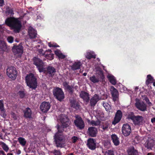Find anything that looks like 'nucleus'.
I'll use <instances>...</instances> for the list:
<instances>
[{"instance_id": "ddd939ff", "label": "nucleus", "mask_w": 155, "mask_h": 155, "mask_svg": "<svg viewBox=\"0 0 155 155\" xmlns=\"http://www.w3.org/2000/svg\"><path fill=\"white\" fill-rule=\"evenodd\" d=\"M61 125L65 128L68 127L70 125L71 122L66 117H61L60 119Z\"/></svg>"}, {"instance_id": "79ce46f5", "label": "nucleus", "mask_w": 155, "mask_h": 155, "mask_svg": "<svg viewBox=\"0 0 155 155\" xmlns=\"http://www.w3.org/2000/svg\"><path fill=\"white\" fill-rule=\"evenodd\" d=\"M51 153H53L54 155H61L62 153L60 150H54L53 151H51Z\"/></svg>"}, {"instance_id": "cd10ccee", "label": "nucleus", "mask_w": 155, "mask_h": 155, "mask_svg": "<svg viewBox=\"0 0 155 155\" xmlns=\"http://www.w3.org/2000/svg\"><path fill=\"white\" fill-rule=\"evenodd\" d=\"M81 65L82 64L81 62H75L72 65L71 68L72 70L74 71L79 69Z\"/></svg>"}, {"instance_id": "c03bdc74", "label": "nucleus", "mask_w": 155, "mask_h": 155, "mask_svg": "<svg viewBox=\"0 0 155 155\" xmlns=\"http://www.w3.org/2000/svg\"><path fill=\"white\" fill-rule=\"evenodd\" d=\"M0 110L3 112L5 111L4 108V104L3 101L2 100H0Z\"/></svg>"}, {"instance_id": "de8ad7c7", "label": "nucleus", "mask_w": 155, "mask_h": 155, "mask_svg": "<svg viewBox=\"0 0 155 155\" xmlns=\"http://www.w3.org/2000/svg\"><path fill=\"white\" fill-rule=\"evenodd\" d=\"M14 39L13 37L12 36H9L7 38L8 41L10 43H12L13 42Z\"/></svg>"}, {"instance_id": "09e8293b", "label": "nucleus", "mask_w": 155, "mask_h": 155, "mask_svg": "<svg viewBox=\"0 0 155 155\" xmlns=\"http://www.w3.org/2000/svg\"><path fill=\"white\" fill-rule=\"evenodd\" d=\"M103 105L107 111H108L109 110V107H110V106L108 104L104 102Z\"/></svg>"}, {"instance_id": "58836bf2", "label": "nucleus", "mask_w": 155, "mask_h": 155, "mask_svg": "<svg viewBox=\"0 0 155 155\" xmlns=\"http://www.w3.org/2000/svg\"><path fill=\"white\" fill-rule=\"evenodd\" d=\"M86 58L88 59H90L91 58H96V55L89 53L87 54L86 56Z\"/></svg>"}, {"instance_id": "7c9ffc66", "label": "nucleus", "mask_w": 155, "mask_h": 155, "mask_svg": "<svg viewBox=\"0 0 155 155\" xmlns=\"http://www.w3.org/2000/svg\"><path fill=\"white\" fill-rule=\"evenodd\" d=\"M103 144L105 148L108 149L111 147L110 141V140H107L104 141Z\"/></svg>"}, {"instance_id": "4d7b16f0", "label": "nucleus", "mask_w": 155, "mask_h": 155, "mask_svg": "<svg viewBox=\"0 0 155 155\" xmlns=\"http://www.w3.org/2000/svg\"><path fill=\"white\" fill-rule=\"evenodd\" d=\"M4 5V0H0V6L2 7Z\"/></svg>"}, {"instance_id": "6ab92c4d", "label": "nucleus", "mask_w": 155, "mask_h": 155, "mask_svg": "<svg viewBox=\"0 0 155 155\" xmlns=\"http://www.w3.org/2000/svg\"><path fill=\"white\" fill-rule=\"evenodd\" d=\"M63 85L64 87V89L67 90L68 92L71 94H72L73 92L72 86H70L68 84V83L67 81H65L63 83Z\"/></svg>"}, {"instance_id": "bb28decb", "label": "nucleus", "mask_w": 155, "mask_h": 155, "mask_svg": "<svg viewBox=\"0 0 155 155\" xmlns=\"http://www.w3.org/2000/svg\"><path fill=\"white\" fill-rule=\"evenodd\" d=\"M128 155H138L137 150L134 149V147H132L128 149L127 150Z\"/></svg>"}, {"instance_id": "e433bc0d", "label": "nucleus", "mask_w": 155, "mask_h": 155, "mask_svg": "<svg viewBox=\"0 0 155 155\" xmlns=\"http://www.w3.org/2000/svg\"><path fill=\"white\" fill-rule=\"evenodd\" d=\"M45 57L49 60H52L54 57V54H46Z\"/></svg>"}, {"instance_id": "0e129e2a", "label": "nucleus", "mask_w": 155, "mask_h": 155, "mask_svg": "<svg viewBox=\"0 0 155 155\" xmlns=\"http://www.w3.org/2000/svg\"><path fill=\"white\" fill-rule=\"evenodd\" d=\"M139 89V87H136L135 89V91H137Z\"/></svg>"}, {"instance_id": "423d86ee", "label": "nucleus", "mask_w": 155, "mask_h": 155, "mask_svg": "<svg viewBox=\"0 0 155 155\" xmlns=\"http://www.w3.org/2000/svg\"><path fill=\"white\" fill-rule=\"evenodd\" d=\"M75 117V119L74 122V125L79 130L83 129L84 127L85 124L81 117L78 115H76Z\"/></svg>"}, {"instance_id": "a878e982", "label": "nucleus", "mask_w": 155, "mask_h": 155, "mask_svg": "<svg viewBox=\"0 0 155 155\" xmlns=\"http://www.w3.org/2000/svg\"><path fill=\"white\" fill-rule=\"evenodd\" d=\"M154 140L150 139L147 140L145 143V147L148 149H151L154 145Z\"/></svg>"}, {"instance_id": "aec40b11", "label": "nucleus", "mask_w": 155, "mask_h": 155, "mask_svg": "<svg viewBox=\"0 0 155 155\" xmlns=\"http://www.w3.org/2000/svg\"><path fill=\"white\" fill-rule=\"evenodd\" d=\"M80 96L87 103L89 102L90 100V97L88 93L84 91H81L80 94Z\"/></svg>"}, {"instance_id": "f8f14e48", "label": "nucleus", "mask_w": 155, "mask_h": 155, "mask_svg": "<svg viewBox=\"0 0 155 155\" xmlns=\"http://www.w3.org/2000/svg\"><path fill=\"white\" fill-rule=\"evenodd\" d=\"M96 140L92 138H89L87 140V145L88 148L91 150H94L96 148Z\"/></svg>"}, {"instance_id": "2eb2a0df", "label": "nucleus", "mask_w": 155, "mask_h": 155, "mask_svg": "<svg viewBox=\"0 0 155 155\" xmlns=\"http://www.w3.org/2000/svg\"><path fill=\"white\" fill-rule=\"evenodd\" d=\"M110 91L113 100L114 101H116L119 97V93L118 91L114 87L112 86L110 87Z\"/></svg>"}, {"instance_id": "4be33fe9", "label": "nucleus", "mask_w": 155, "mask_h": 155, "mask_svg": "<svg viewBox=\"0 0 155 155\" xmlns=\"http://www.w3.org/2000/svg\"><path fill=\"white\" fill-rule=\"evenodd\" d=\"M47 73L50 77H52L54 75V73L56 72L55 69L53 67L49 66L47 68Z\"/></svg>"}, {"instance_id": "9d476101", "label": "nucleus", "mask_w": 155, "mask_h": 155, "mask_svg": "<svg viewBox=\"0 0 155 155\" xmlns=\"http://www.w3.org/2000/svg\"><path fill=\"white\" fill-rule=\"evenodd\" d=\"M136 101L135 106L138 109L142 111H147V105L144 102H140L137 99H136Z\"/></svg>"}, {"instance_id": "5701e85b", "label": "nucleus", "mask_w": 155, "mask_h": 155, "mask_svg": "<svg viewBox=\"0 0 155 155\" xmlns=\"http://www.w3.org/2000/svg\"><path fill=\"white\" fill-rule=\"evenodd\" d=\"M71 106L72 107L75 109L77 110L79 109L81 107L79 103L77 102L75 100H72L70 101Z\"/></svg>"}, {"instance_id": "72a5a7b5", "label": "nucleus", "mask_w": 155, "mask_h": 155, "mask_svg": "<svg viewBox=\"0 0 155 155\" xmlns=\"http://www.w3.org/2000/svg\"><path fill=\"white\" fill-rule=\"evenodd\" d=\"M147 79L146 81V83L148 84L150 83H152L154 81L153 78L150 74H149L147 76Z\"/></svg>"}, {"instance_id": "c756f323", "label": "nucleus", "mask_w": 155, "mask_h": 155, "mask_svg": "<svg viewBox=\"0 0 155 155\" xmlns=\"http://www.w3.org/2000/svg\"><path fill=\"white\" fill-rule=\"evenodd\" d=\"M89 80L93 83H97L99 81H100V80L98 77H96L95 75H93L90 77Z\"/></svg>"}, {"instance_id": "f704fd0d", "label": "nucleus", "mask_w": 155, "mask_h": 155, "mask_svg": "<svg viewBox=\"0 0 155 155\" xmlns=\"http://www.w3.org/2000/svg\"><path fill=\"white\" fill-rule=\"evenodd\" d=\"M18 140L20 144L22 146H25L26 141L25 139L22 137H19L18 138Z\"/></svg>"}, {"instance_id": "b1692460", "label": "nucleus", "mask_w": 155, "mask_h": 155, "mask_svg": "<svg viewBox=\"0 0 155 155\" xmlns=\"http://www.w3.org/2000/svg\"><path fill=\"white\" fill-rule=\"evenodd\" d=\"M28 32L29 37L30 38H35L36 37L37 35V32L33 28H31L29 29Z\"/></svg>"}, {"instance_id": "c85d7f7f", "label": "nucleus", "mask_w": 155, "mask_h": 155, "mask_svg": "<svg viewBox=\"0 0 155 155\" xmlns=\"http://www.w3.org/2000/svg\"><path fill=\"white\" fill-rule=\"evenodd\" d=\"M107 78L109 81L113 85H115L116 84V80L114 77L112 75H108L107 76Z\"/></svg>"}, {"instance_id": "a211bd4d", "label": "nucleus", "mask_w": 155, "mask_h": 155, "mask_svg": "<svg viewBox=\"0 0 155 155\" xmlns=\"http://www.w3.org/2000/svg\"><path fill=\"white\" fill-rule=\"evenodd\" d=\"M100 100L101 98L99 97L98 95L95 94L90 100V105L91 106H95L97 102Z\"/></svg>"}, {"instance_id": "c9c22d12", "label": "nucleus", "mask_w": 155, "mask_h": 155, "mask_svg": "<svg viewBox=\"0 0 155 155\" xmlns=\"http://www.w3.org/2000/svg\"><path fill=\"white\" fill-rule=\"evenodd\" d=\"M135 116H136L134 115V112L131 111L128 114L127 118L131 120L132 121Z\"/></svg>"}, {"instance_id": "4c0bfd02", "label": "nucleus", "mask_w": 155, "mask_h": 155, "mask_svg": "<svg viewBox=\"0 0 155 155\" xmlns=\"http://www.w3.org/2000/svg\"><path fill=\"white\" fill-rule=\"evenodd\" d=\"M6 44L2 41H0V48L3 51L5 50L6 48Z\"/></svg>"}, {"instance_id": "0eeeda50", "label": "nucleus", "mask_w": 155, "mask_h": 155, "mask_svg": "<svg viewBox=\"0 0 155 155\" xmlns=\"http://www.w3.org/2000/svg\"><path fill=\"white\" fill-rule=\"evenodd\" d=\"M7 74L9 78L13 80H15L17 77V72L15 67L11 66L7 69Z\"/></svg>"}, {"instance_id": "a18cd8bd", "label": "nucleus", "mask_w": 155, "mask_h": 155, "mask_svg": "<svg viewBox=\"0 0 155 155\" xmlns=\"http://www.w3.org/2000/svg\"><path fill=\"white\" fill-rule=\"evenodd\" d=\"M18 94L20 97L21 98H23L25 96V93L23 91H18Z\"/></svg>"}, {"instance_id": "f3484780", "label": "nucleus", "mask_w": 155, "mask_h": 155, "mask_svg": "<svg viewBox=\"0 0 155 155\" xmlns=\"http://www.w3.org/2000/svg\"><path fill=\"white\" fill-rule=\"evenodd\" d=\"M97 132V130L96 127H91L88 128L87 133L88 135L92 137H96Z\"/></svg>"}, {"instance_id": "3c124183", "label": "nucleus", "mask_w": 155, "mask_h": 155, "mask_svg": "<svg viewBox=\"0 0 155 155\" xmlns=\"http://www.w3.org/2000/svg\"><path fill=\"white\" fill-rule=\"evenodd\" d=\"M6 13L8 14H10L11 15H12L14 14L13 11L12 9H9L7 11Z\"/></svg>"}, {"instance_id": "e2e57ef3", "label": "nucleus", "mask_w": 155, "mask_h": 155, "mask_svg": "<svg viewBox=\"0 0 155 155\" xmlns=\"http://www.w3.org/2000/svg\"><path fill=\"white\" fill-rule=\"evenodd\" d=\"M147 155H154L153 153H148Z\"/></svg>"}, {"instance_id": "69168bd1", "label": "nucleus", "mask_w": 155, "mask_h": 155, "mask_svg": "<svg viewBox=\"0 0 155 155\" xmlns=\"http://www.w3.org/2000/svg\"><path fill=\"white\" fill-rule=\"evenodd\" d=\"M7 155H13L12 153H8Z\"/></svg>"}, {"instance_id": "37998d69", "label": "nucleus", "mask_w": 155, "mask_h": 155, "mask_svg": "<svg viewBox=\"0 0 155 155\" xmlns=\"http://www.w3.org/2000/svg\"><path fill=\"white\" fill-rule=\"evenodd\" d=\"M142 98L143 100H145L146 101V103H147L148 105H150L152 104V103L149 100L147 95H145L143 96Z\"/></svg>"}, {"instance_id": "864d4df0", "label": "nucleus", "mask_w": 155, "mask_h": 155, "mask_svg": "<svg viewBox=\"0 0 155 155\" xmlns=\"http://www.w3.org/2000/svg\"><path fill=\"white\" fill-rule=\"evenodd\" d=\"M48 46L50 47H59V45L57 44L53 45L50 43H48Z\"/></svg>"}, {"instance_id": "1a4fd4ad", "label": "nucleus", "mask_w": 155, "mask_h": 155, "mask_svg": "<svg viewBox=\"0 0 155 155\" xmlns=\"http://www.w3.org/2000/svg\"><path fill=\"white\" fill-rule=\"evenodd\" d=\"M122 134L125 137L129 136L131 132V128L129 124H124L122 128Z\"/></svg>"}, {"instance_id": "393cba45", "label": "nucleus", "mask_w": 155, "mask_h": 155, "mask_svg": "<svg viewBox=\"0 0 155 155\" xmlns=\"http://www.w3.org/2000/svg\"><path fill=\"white\" fill-rule=\"evenodd\" d=\"M111 137L114 144L116 146L120 144V141L119 138L117 135L114 134H112Z\"/></svg>"}, {"instance_id": "052dcab7", "label": "nucleus", "mask_w": 155, "mask_h": 155, "mask_svg": "<svg viewBox=\"0 0 155 155\" xmlns=\"http://www.w3.org/2000/svg\"><path fill=\"white\" fill-rule=\"evenodd\" d=\"M52 52V51L51 50V49H48V50H46L45 51V53L46 52H49L50 53V54H51V53Z\"/></svg>"}, {"instance_id": "8fccbe9b", "label": "nucleus", "mask_w": 155, "mask_h": 155, "mask_svg": "<svg viewBox=\"0 0 155 155\" xmlns=\"http://www.w3.org/2000/svg\"><path fill=\"white\" fill-rule=\"evenodd\" d=\"M71 139L72 142L73 143H75L78 140V138L77 137L73 136L71 138Z\"/></svg>"}, {"instance_id": "f03ea898", "label": "nucleus", "mask_w": 155, "mask_h": 155, "mask_svg": "<svg viewBox=\"0 0 155 155\" xmlns=\"http://www.w3.org/2000/svg\"><path fill=\"white\" fill-rule=\"evenodd\" d=\"M25 81L27 85L32 90H35L37 87V78L32 73L27 75L25 77Z\"/></svg>"}, {"instance_id": "20e7f679", "label": "nucleus", "mask_w": 155, "mask_h": 155, "mask_svg": "<svg viewBox=\"0 0 155 155\" xmlns=\"http://www.w3.org/2000/svg\"><path fill=\"white\" fill-rule=\"evenodd\" d=\"M52 93L55 98L60 101H61L64 98V93L62 89L59 87H54Z\"/></svg>"}, {"instance_id": "338daca9", "label": "nucleus", "mask_w": 155, "mask_h": 155, "mask_svg": "<svg viewBox=\"0 0 155 155\" xmlns=\"http://www.w3.org/2000/svg\"><path fill=\"white\" fill-rule=\"evenodd\" d=\"M68 155H74L73 153H70L68 154Z\"/></svg>"}, {"instance_id": "2f4dec72", "label": "nucleus", "mask_w": 155, "mask_h": 155, "mask_svg": "<svg viewBox=\"0 0 155 155\" xmlns=\"http://www.w3.org/2000/svg\"><path fill=\"white\" fill-rule=\"evenodd\" d=\"M98 72V74L99 76V79L100 80V82H103L104 81L105 77L103 71L101 69L99 70Z\"/></svg>"}, {"instance_id": "4468645a", "label": "nucleus", "mask_w": 155, "mask_h": 155, "mask_svg": "<svg viewBox=\"0 0 155 155\" xmlns=\"http://www.w3.org/2000/svg\"><path fill=\"white\" fill-rule=\"evenodd\" d=\"M122 113L120 110H118L115 114L114 120L112 122V124L115 125L118 123L121 120L122 117Z\"/></svg>"}, {"instance_id": "5fc2aeb1", "label": "nucleus", "mask_w": 155, "mask_h": 155, "mask_svg": "<svg viewBox=\"0 0 155 155\" xmlns=\"http://www.w3.org/2000/svg\"><path fill=\"white\" fill-rule=\"evenodd\" d=\"M65 55L62 54V53H61L60 54V55H59V56L58 57V58H61V59H64L65 58Z\"/></svg>"}, {"instance_id": "7ed1b4c3", "label": "nucleus", "mask_w": 155, "mask_h": 155, "mask_svg": "<svg viewBox=\"0 0 155 155\" xmlns=\"http://www.w3.org/2000/svg\"><path fill=\"white\" fill-rule=\"evenodd\" d=\"M54 139L57 147H63V143L65 141V137L63 134L56 133L54 136Z\"/></svg>"}, {"instance_id": "6e6d98bb", "label": "nucleus", "mask_w": 155, "mask_h": 155, "mask_svg": "<svg viewBox=\"0 0 155 155\" xmlns=\"http://www.w3.org/2000/svg\"><path fill=\"white\" fill-rule=\"evenodd\" d=\"M54 53L56 56L58 57L61 53H60L58 51L56 50L54 51Z\"/></svg>"}, {"instance_id": "dca6fc26", "label": "nucleus", "mask_w": 155, "mask_h": 155, "mask_svg": "<svg viewBox=\"0 0 155 155\" xmlns=\"http://www.w3.org/2000/svg\"><path fill=\"white\" fill-rule=\"evenodd\" d=\"M143 120V118L141 116L137 115L134 117L132 120L135 125H140L142 124Z\"/></svg>"}, {"instance_id": "9b49d317", "label": "nucleus", "mask_w": 155, "mask_h": 155, "mask_svg": "<svg viewBox=\"0 0 155 155\" xmlns=\"http://www.w3.org/2000/svg\"><path fill=\"white\" fill-rule=\"evenodd\" d=\"M51 106L49 102L44 101L41 104L40 108L41 111L44 113H46L49 110Z\"/></svg>"}, {"instance_id": "13d9d810", "label": "nucleus", "mask_w": 155, "mask_h": 155, "mask_svg": "<svg viewBox=\"0 0 155 155\" xmlns=\"http://www.w3.org/2000/svg\"><path fill=\"white\" fill-rule=\"evenodd\" d=\"M91 124L93 126H96L97 124L96 122L94 120H92L91 121Z\"/></svg>"}, {"instance_id": "a19ab883", "label": "nucleus", "mask_w": 155, "mask_h": 155, "mask_svg": "<svg viewBox=\"0 0 155 155\" xmlns=\"http://www.w3.org/2000/svg\"><path fill=\"white\" fill-rule=\"evenodd\" d=\"M2 147L3 149L6 152H7L9 149L8 146L4 142H2L1 143Z\"/></svg>"}, {"instance_id": "774afa93", "label": "nucleus", "mask_w": 155, "mask_h": 155, "mask_svg": "<svg viewBox=\"0 0 155 155\" xmlns=\"http://www.w3.org/2000/svg\"><path fill=\"white\" fill-rule=\"evenodd\" d=\"M153 83V85L155 87V81H154Z\"/></svg>"}, {"instance_id": "412c9836", "label": "nucleus", "mask_w": 155, "mask_h": 155, "mask_svg": "<svg viewBox=\"0 0 155 155\" xmlns=\"http://www.w3.org/2000/svg\"><path fill=\"white\" fill-rule=\"evenodd\" d=\"M23 112L24 117L25 118L29 119L31 118L32 111L30 108L27 107L23 110Z\"/></svg>"}, {"instance_id": "6e6552de", "label": "nucleus", "mask_w": 155, "mask_h": 155, "mask_svg": "<svg viewBox=\"0 0 155 155\" xmlns=\"http://www.w3.org/2000/svg\"><path fill=\"white\" fill-rule=\"evenodd\" d=\"M12 51L15 55L18 54V58H20L23 52V47L21 45H14L12 48Z\"/></svg>"}, {"instance_id": "680f3d73", "label": "nucleus", "mask_w": 155, "mask_h": 155, "mask_svg": "<svg viewBox=\"0 0 155 155\" xmlns=\"http://www.w3.org/2000/svg\"><path fill=\"white\" fill-rule=\"evenodd\" d=\"M2 154V155H6L4 152L3 150H0V155Z\"/></svg>"}, {"instance_id": "49530a36", "label": "nucleus", "mask_w": 155, "mask_h": 155, "mask_svg": "<svg viewBox=\"0 0 155 155\" xmlns=\"http://www.w3.org/2000/svg\"><path fill=\"white\" fill-rule=\"evenodd\" d=\"M105 155H114V152L112 150H108L105 152Z\"/></svg>"}, {"instance_id": "bf43d9fd", "label": "nucleus", "mask_w": 155, "mask_h": 155, "mask_svg": "<svg viewBox=\"0 0 155 155\" xmlns=\"http://www.w3.org/2000/svg\"><path fill=\"white\" fill-rule=\"evenodd\" d=\"M151 121L152 123L155 124V117L152 118L151 119Z\"/></svg>"}, {"instance_id": "603ef678", "label": "nucleus", "mask_w": 155, "mask_h": 155, "mask_svg": "<svg viewBox=\"0 0 155 155\" xmlns=\"http://www.w3.org/2000/svg\"><path fill=\"white\" fill-rule=\"evenodd\" d=\"M43 50L42 49H39L38 50V52L39 53L41 54V55L45 56L46 54H45V52L43 53Z\"/></svg>"}, {"instance_id": "ea45409f", "label": "nucleus", "mask_w": 155, "mask_h": 155, "mask_svg": "<svg viewBox=\"0 0 155 155\" xmlns=\"http://www.w3.org/2000/svg\"><path fill=\"white\" fill-rule=\"evenodd\" d=\"M109 127V124L107 122H105L103 123V125L101 127L104 130H107Z\"/></svg>"}, {"instance_id": "39448f33", "label": "nucleus", "mask_w": 155, "mask_h": 155, "mask_svg": "<svg viewBox=\"0 0 155 155\" xmlns=\"http://www.w3.org/2000/svg\"><path fill=\"white\" fill-rule=\"evenodd\" d=\"M33 64L36 66L40 72L45 71L44 68V63L42 61L37 57H34L33 58Z\"/></svg>"}, {"instance_id": "f257e3e1", "label": "nucleus", "mask_w": 155, "mask_h": 155, "mask_svg": "<svg viewBox=\"0 0 155 155\" xmlns=\"http://www.w3.org/2000/svg\"><path fill=\"white\" fill-rule=\"evenodd\" d=\"M5 24L8 26L11 27L15 32L19 33L22 27L21 22L17 18L14 17H10L6 18Z\"/></svg>"}, {"instance_id": "473e14b6", "label": "nucleus", "mask_w": 155, "mask_h": 155, "mask_svg": "<svg viewBox=\"0 0 155 155\" xmlns=\"http://www.w3.org/2000/svg\"><path fill=\"white\" fill-rule=\"evenodd\" d=\"M56 127L58 130V131L56 133H58L59 134L61 133V134H63V132L64 131V129L65 128V127H64L61 125H60L59 124H58Z\"/></svg>"}]
</instances>
